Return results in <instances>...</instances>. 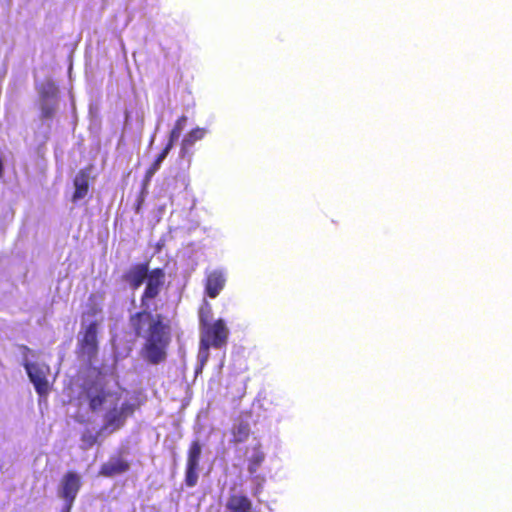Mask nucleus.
<instances>
[{"label":"nucleus","mask_w":512,"mask_h":512,"mask_svg":"<svg viewBox=\"0 0 512 512\" xmlns=\"http://www.w3.org/2000/svg\"><path fill=\"white\" fill-rule=\"evenodd\" d=\"M163 161H164V159L160 158V156H157L156 159L153 162L155 164H157L158 166H161Z\"/></svg>","instance_id":"a878e982"},{"label":"nucleus","mask_w":512,"mask_h":512,"mask_svg":"<svg viewBox=\"0 0 512 512\" xmlns=\"http://www.w3.org/2000/svg\"><path fill=\"white\" fill-rule=\"evenodd\" d=\"M166 274L163 268H154L145 279L140 296L142 310L129 317V325L137 338L144 340L142 354L153 365L164 362L172 340L171 321L161 313H153L151 307L165 286Z\"/></svg>","instance_id":"f257e3e1"},{"label":"nucleus","mask_w":512,"mask_h":512,"mask_svg":"<svg viewBox=\"0 0 512 512\" xmlns=\"http://www.w3.org/2000/svg\"><path fill=\"white\" fill-rule=\"evenodd\" d=\"M98 435L99 433L94 434L89 430L84 431L81 435V441L83 443L81 448L87 450L93 447L98 441Z\"/></svg>","instance_id":"412c9836"},{"label":"nucleus","mask_w":512,"mask_h":512,"mask_svg":"<svg viewBox=\"0 0 512 512\" xmlns=\"http://www.w3.org/2000/svg\"><path fill=\"white\" fill-rule=\"evenodd\" d=\"M39 108L42 120L52 119L56 113L57 101H39Z\"/></svg>","instance_id":"6ab92c4d"},{"label":"nucleus","mask_w":512,"mask_h":512,"mask_svg":"<svg viewBox=\"0 0 512 512\" xmlns=\"http://www.w3.org/2000/svg\"><path fill=\"white\" fill-rule=\"evenodd\" d=\"M206 135L204 128L196 127L193 128L182 140L180 147V157L185 158L192 154V148L194 144L202 140Z\"/></svg>","instance_id":"4468645a"},{"label":"nucleus","mask_w":512,"mask_h":512,"mask_svg":"<svg viewBox=\"0 0 512 512\" xmlns=\"http://www.w3.org/2000/svg\"><path fill=\"white\" fill-rule=\"evenodd\" d=\"M228 334V328L222 319L201 326L200 353L203 362L207 361L211 347L221 349L227 345Z\"/></svg>","instance_id":"f03ea898"},{"label":"nucleus","mask_w":512,"mask_h":512,"mask_svg":"<svg viewBox=\"0 0 512 512\" xmlns=\"http://www.w3.org/2000/svg\"><path fill=\"white\" fill-rule=\"evenodd\" d=\"M212 318V308L208 302H204L199 310V323L200 327L210 324Z\"/></svg>","instance_id":"aec40b11"},{"label":"nucleus","mask_w":512,"mask_h":512,"mask_svg":"<svg viewBox=\"0 0 512 512\" xmlns=\"http://www.w3.org/2000/svg\"><path fill=\"white\" fill-rule=\"evenodd\" d=\"M134 408L129 403H123L120 409L113 408L106 415L104 428L119 429L123 426L128 414H132Z\"/></svg>","instance_id":"ddd939ff"},{"label":"nucleus","mask_w":512,"mask_h":512,"mask_svg":"<svg viewBox=\"0 0 512 512\" xmlns=\"http://www.w3.org/2000/svg\"><path fill=\"white\" fill-rule=\"evenodd\" d=\"M159 168L160 166L153 162L146 171V180L149 181L150 178L159 170Z\"/></svg>","instance_id":"4be33fe9"},{"label":"nucleus","mask_w":512,"mask_h":512,"mask_svg":"<svg viewBox=\"0 0 512 512\" xmlns=\"http://www.w3.org/2000/svg\"><path fill=\"white\" fill-rule=\"evenodd\" d=\"M187 121H188V118L185 115L180 116L176 120L173 128L171 129V131L169 133V138H168L169 142H171L172 144H175V142L179 139L182 131L184 130V128L187 124Z\"/></svg>","instance_id":"a211bd4d"},{"label":"nucleus","mask_w":512,"mask_h":512,"mask_svg":"<svg viewBox=\"0 0 512 512\" xmlns=\"http://www.w3.org/2000/svg\"><path fill=\"white\" fill-rule=\"evenodd\" d=\"M72 507H73L72 505L65 504L64 507L62 508L61 512H70Z\"/></svg>","instance_id":"393cba45"},{"label":"nucleus","mask_w":512,"mask_h":512,"mask_svg":"<svg viewBox=\"0 0 512 512\" xmlns=\"http://www.w3.org/2000/svg\"><path fill=\"white\" fill-rule=\"evenodd\" d=\"M98 323L92 321L80 333L77 343V355L91 365L98 356Z\"/></svg>","instance_id":"7ed1b4c3"},{"label":"nucleus","mask_w":512,"mask_h":512,"mask_svg":"<svg viewBox=\"0 0 512 512\" xmlns=\"http://www.w3.org/2000/svg\"><path fill=\"white\" fill-rule=\"evenodd\" d=\"M81 487L80 475L74 471H67L60 480L58 495L65 504L73 506Z\"/></svg>","instance_id":"0eeeda50"},{"label":"nucleus","mask_w":512,"mask_h":512,"mask_svg":"<svg viewBox=\"0 0 512 512\" xmlns=\"http://www.w3.org/2000/svg\"><path fill=\"white\" fill-rule=\"evenodd\" d=\"M265 454L261 450L260 445H257L253 448V454L248 460V471L250 474H254L257 472L258 468L264 462Z\"/></svg>","instance_id":"f3484780"},{"label":"nucleus","mask_w":512,"mask_h":512,"mask_svg":"<svg viewBox=\"0 0 512 512\" xmlns=\"http://www.w3.org/2000/svg\"><path fill=\"white\" fill-rule=\"evenodd\" d=\"M250 436V426L247 422L240 421L232 430V439L231 442L233 444H240L248 440Z\"/></svg>","instance_id":"2eb2a0df"},{"label":"nucleus","mask_w":512,"mask_h":512,"mask_svg":"<svg viewBox=\"0 0 512 512\" xmlns=\"http://www.w3.org/2000/svg\"><path fill=\"white\" fill-rule=\"evenodd\" d=\"M149 262L135 263L129 267L122 275V280L133 290L138 289L144 284L149 276Z\"/></svg>","instance_id":"6e6552de"},{"label":"nucleus","mask_w":512,"mask_h":512,"mask_svg":"<svg viewBox=\"0 0 512 512\" xmlns=\"http://www.w3.org/2000/svg\"><path fill=\"white\" fill-rule=\"evenodd\" d=\"M144 201V196H143V193H141L139 199H138V202H137V205H136V212H139L140 211V208H141V205Z\"/></svg>","instance_id":"b1692460"},{"label":"nucleus","mask_w":512,"mask_h":512,"mask_svg":"<svg viewBox=\"0 0 512 512\" xmlns=\"http://www.w3.org/2000/svg\"><path fill=\"white\" fill-rule=\"evenodd\" d=\"M83 394L88 401L89 409L92 412L99 411L113 393L107 388L102 380L88 382L83 387Z\"/></svg>","instance_id":"20e7f679"},{"label":"nucleus","mask_w":512,"mask_h":512,"mask_svg":"<svg viewBox=\"0 0 512 512\" xmlns=\"http://www.w3.org/2000/svg\"><path fill=\"white\" fill-rule=\"evenodd\" d=\"M24 366L36 392L40 396H47L50 391L48 382V376L50 374L49 366L38 363H25Z\"/></svg>","instance_id":"423d86ee"},{"label":"nucleus","mask_w":512,"mask_h":512,"mask_svg":"<svg viewBox=\"0 0 512 512\" xmlns=\"http://www.w3.org/2000/svg\"><path fill=\"white\" fill-rule=\"evenodd\" d=\"M130 469V463L121 456H113L107 462L103 463L99 469L98 475L111 478L126 473Z\"/></svg>","instance_id":"9d476101"},{"label":"nucleus","mask_w":512,"mask_h":512,"mask_svg":"<svg viewBox=\"0 0 512 512\" xmlns=\"http://www.w3.org/2000/svg\"><path fill=\"white\" fill-rule=\"evenodd\" d=\"M202 452V445L198 440L190 443L187 451V460L185 466V484L187 487H194L197 485L199 478L200 458Z\"/></svg>","instance_id":"39448f33"},{"label":"nucleus","mask_w":512,"mask_h":512,"mask_svg":"<svg viewBox=\"0 0 512 512\" xmlns=\"http://www.w3.org/2000/svg\"><path fill=\"white\" fill-rule=\"evenodd\" d=\"M91 166L80 169L73 179L74 193L72 202L76 203L85 198L90 188Z\"/></svg>","instance_id":"9b49d317"},{"label":"nucleus","mask_w":512,"mask_h":512,"mask_svg":"<svg viewBox=\"0 0 512 512\" xmlns=\"http://www.w3.org/2000/svg\"><path fill=\"white\" fill-rule=\"evenodd\" d=\"M174 144H172L171 142H167V144L165 145V147L162 149V151L159 153L158 156H160V158L164 159L167 157V155L170 153L171 149L173 148Z\"/></svg>","instance_id":"5701e85b"},{"label":"nucleus","mask_w":512,"mask_h":512,"mask_svg":"<svg viewBox=\"0 0 512 512\" xmlns=\"http://www.w3.org/2000/svg\"><path fill=\"white\" fill-rule=\"evenodd\" d=\"M225 508L228 512H252L253 503L242 490L233 487L230 489Z\"/></svg>","instance_id":"1a4fd4ad"},{"label":"nucleus","mask_w":512,"mask_h":512,"mask_svg":"<svg viewBox=\"0 0 512 512\" xmlns=\"http://www.w3.org/2000/svg\"><path fill=\"white\" fill-rule=\"evenodd\" d=\"M226 276L222 270L216 269L208 272L205 278V293L209 298H216L224 289Z\"/></svg>","instance_id":"f8f14e48"},{"label":"nucleus","mask_w":512,"mask_h":512,"mask_svg":"<svg viewBox=\"0 0 512 512\" xmlns=\"http://www.w3.org/2000/svg\"><path fill=\"white\" fill-rule=\"evenodd\" d=\"M39 101H57L58 89L53 82L42 84L38 88Z\"/></svg>","instance_id":"dca6fc26"}]
</instances>
